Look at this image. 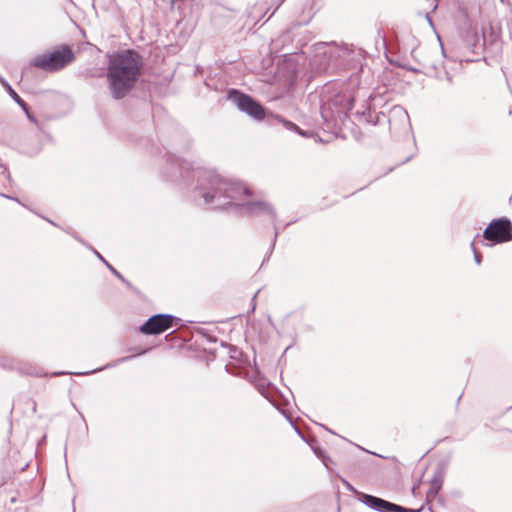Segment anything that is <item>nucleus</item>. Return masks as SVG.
I'll list each match as a JSON object with an SVG mask.
<instances>
[{"label":"nucleus","mask_w":512,"mask_h":512,"mask_svg":"<svg viewBox=\"0 0 512 512\" xmlns=\"http://www.w3.org/2000/svg\"><path fill=\"white\" fill-rule=\"evenodd\" d=\"M172 166H177L180 174L184 177V172L192 169L193 178H197L196 191L204 202L214 209H227L236 207L246 215L267 214L274 221L276 213L272 206L263 201L240 203L244 196L250 194L248 187L242 183L225 178L217 174L214 170L206 168L193 169L191 163L177 157L169 158Z\"/></svg>","instance_id":"nucleus-1"},{"label":"nucleus","mask_w":512,"mask_h":512,"mask_svg":"<svg viewBox=\"0 0 512 512\" xmlns=\"http://www.w3.org/2000/svg\"><path fill=\"white\" fill-rule=\"evenodd\" d=\"M143 61L134 50H124L111 56L108 63L107 78L114 99H122L137 82Z\"/></svg>","instance_id":"nucleus-2"},{"label":"nucleus","mask_w":512,"mask_h":512,"mask_svg":"<svg viewBox=\"0 0 512 512\" xmlns=\"http://www.w3.org/2000/svg\"><path fill=\"white\" fill-rule=\"evenodd\" d=\"M354 97L348 91L325 93L321 98V115L326 122H336L347 116L353 107Z\"/></svg>","instance_id":"nucleus-3"},{"label":"nucleus","mask_w":512,"mask_h":512,"mask_svg":"<svg viewBox=\"0 0 512 512\" xmlns=\"http://www.w3.org/2000/svg\"><path fill=\"white\" fill-rule=\"evenodd\" d=\"M74 60V53L69 46H63L60 50L43 53L36 56L32 65L44 71H58L66 67Z\"/></svg>","instance_id":"nucleus-4"},{"label":"nucleus","mask_w":512,"mask_h":512,"mask_svg":"<svg viewBox=\"0 0 512 512\" xmlns=\"http://www.w3.org/2000/svg\"><path fill=\"white\" fill-rule=\"evenodd\" d=\"M228 99L231 100L240 111L246 113L255 120H263L266 116L265 108L247 94L232 89L229 91Z\"/></svg>","instance_id":"nucleus-5"},{"label":"nucleus","mask_w":512,"mask_h":512,"mask_svg":"<svg viewBox=\"0 0 512 512\" xmlns=\"http://www.w3.org/2000/svg\"><path fill=\"white\" fill-rule=\"evenodd\" d=\"M483 238L491 244L505 243L512 240V222L505 217L493 219L483 231Z\"/></svg>","instance_id":"nucleus-6"},{"label":"nucleus","mask_w":512,"mask_h":512,"mask_svg":"<svg viewBox=\"0 0 512 512\" xmlns=\"http://www.w3.org/2000/svg\"><path fill=\"white\" fill-rule=\"evenodd\" d=\"M358 500L368 508L377 512H421L422 510L421 508L408 509L385 499L365 493H358Z\"/></svg>","instance_id":"nucleus-7"},{"label":"nucleus","mask_w":512,"mask_h":512,"mask_svg":"<svg viewBox=\"0 0 512 512\" xmlns=\"http://www.w3.org/2000/svg\"><path fill=\"white\" fill-rule=\"evenodd\" d=\"M176 320L171 314H156L140 326V331L146 335H158L173 327Z\"/></svg>","instance_id":"nucleus-8"},{"label":"nucleus","mask_w":512,"mask_h":512,"mask_svg":"<svg viewBox=\"0 0 512 512\" xmlns=\"http://www.w3.org/2000/svg\"><path fill=\"white\" fill-rule=\"evenodd\" d=\"M318 49L328 59L329 66H341L350 59L351 51L344 46L333 43H320Z\"/></svg>","instance_id":"nucleus-9"},{"label":"nucleus","mask_w":512,"mask_h":512,"mask_svg":"<svg viewBox=\"0 0 512 512\" xmlns=\"http://www.w3.org/2000/svg\"><path fill=\"white\" fill-rule=\"evenodd\" d=\"M443 484V474L441 471H438L431 480L430 489L428 491V496L437 495L439 490L441 489Z\"/></svg>","instance_id":"nucleus-10"},{"label":"nucleus","mask_w":512,"mask_h":512,"mask_svg":"<svg viewBox=\"0 0 512 512\" xmlns=\"http://www.w3.org/2000/svg\"><path fill=\"white\" fill-rule=\"evenodd\" d=\"M277 120L282 123L283 127L287 130H290V131H294L300 135H304V133L301 131V129L296 125L294 124L293 122L291 121H288V120H285V119H282L280 117H277Z\"/></svg>","instance_id":"nucleus-11"},{"label":"nucleus","mask_w":512,"mask_h":512,"mask_svg":"<svg viewBox=\"0 0 512 512\" xmlns=\"http://www.w3.org/2000/svg\"><path fill=\"white\" fill-rule=\"evenodd\" d=\"M106 266H107V267H108V269H109V270H110V271H111V272H112V273H113L117 278H119V279H120V280H121V281H122V282H123L127 287H129V288H131V289L133 288V287H132V285H131V283H130L127 279H125V278L123 277V275H122V274H120V273H119V272H118V271H117V270H116L112 265H110L109 263H106Z\"/></svg>","instance_id":"nucleus-12"},{"label":"nucleus","mask_w":512,"mask_h":512,"mask_svg":"<svg viewBox=\"0 0 512 512\" xmlns=\"http://www.w3.org/2000/svg\"><path fill=\"white\" fill-rule=\"evenodd\" d=\"M8 93L20 107H24L25 101L15 92L12 87H9Z\"/></svg>","instance_id":"nucleus-13"},{"label":"nucleus","mask_w":512,"mask_h":512,"mask_svg":"<svg viewBox=\"0 0 512 512\" xmlns=\"http://www.w3.org/2000/svg\"><path fill=\"white\" fill-rule=\"evenodd\" d=\"M314 452H315V454H316L319 458H322V459H323V462H324L325 466L327 467L328 465H327L326 459H325V457H324V452H323V450H322V449H320V448H315V449H314Z\"/></svg>","instance_id":"nucleus-14"},{"label":"nucleus","mask_w":512,"mask_h":512,"mask_svg":"<svg viewBox=\"0 0 512 512\" xmlns=\"http://www.w3.org/2000/svg\"><path fill=\"white\" fill-rule=\"evenodd\" d=\"M471 247L473 248L474 259L477 264L481 263V255L475 250L474 242L471 243Z\"/></svg>","instance_id":"nucleus-15"},{"label":"nucleus","mask_w":512,"mask_h":512,"mask_svg":"<svg viewBox=\"0 0 512 512\" xmlns=\"http://www.w3.org/2000/svg\"><path fill=\"white\" fill-rule=\"evenodd\" d=\"M380 117L385 118V114L384 113H380V114L376 115V120H372L371 119V114L369 113V118H367V121L368 122H372L373 124H376L377 122L380 121Z\"/></svg>","instance_id":"nucleus-16"},{"label":"nucleus","mask_w":512,"mask_h":512,"mask_svg":"<svg viewBox=\"0 0 512 512\" xmlns=\"http://www.w3.org/2000/svg\"><path fill=\"white\" fill-rule=\"evenodd\" d=\"M89 249H91V250L94 252V254H95V255H96V256H97V257H98V258H99L103 263H105V264H106V263H108V262L103 258V256H102L98 251L94 250L92 247H89Z\"/></svg>","instance_id":"nucleus-17"},{"label":"nucleus","mask_w":512,"mask_h":512,"mask_svg":"<svg viewBox=\"0 0 512 512\" xmlns=\"http://www.w3.org/2000/svg\"><path fill=\"white\" fill-rule=\"evenodd\" d=\"M274 230H275V232H274V237H273V242H272V248H274V245H275V243H276V239H277V237H278V233H279V231H278V227H277L276 225H275V227H274Z\"/></svg>","instance_id":"nucleus-18"},{"label":"nucleus","mask_w":512,"mask_h":512,"mask_svg":"<svg viewBox=\"0 0 512 512\" xmlns=\"http://www.w3.org/2000/svg\"><path fill=\"white\" fill-rule=\"evenodd\" d=\"M0 82L7 89V91L9 92V87H11L9 85V83L4 78H2V77H0Z\"/></svg>","instance_id":"nucleus-19"},{"label":"nucleus","mask_w":512,"mask_h":512,"mask_svg":"<svg viewBox=\"0 0 512 512\" xmlns=\"http://www.w3.org/2000/svg\"><path fill=\"white\" fill-rule=\"evenodd\" d=\"M27 118L32 122V123H35V124H38V121L37 119L35 118V116L33 114H28Z\"/></svg>","instance_id":"nucleus-20"},{"label":"nucleus","mask_w":512,"mask_h":512,"mask_svg":"<svg viewBox=\"0 0 512 512\" xmlns=\"http://www.w3.org/2000/svg\"><path fill=\"white\" fill-rule=\"evenodd\" d=\"M133 357H134V356H127V357H123V358H121V359L117 360V363H123V362H126V361H128V360L132 359Z\"/></svg>","instance_id":"nucleus-21"},{"label":"nucleus","mask_w":512,"mask_h":512,"mask_svg":"<svg viewBox=\"0 0 512 512\" xmlns=\"http://www.w3.org/2000/svg\"><path fill=\"white\" fill-rule=\"evenodd\" d=\"M23 109V111L25 112L26 116H28V114H30V111H29V107L27 105V103L25 102V105L24 107H21Z\"/></svg>","instance_id":"nucleus-22"},{"label":"nucleus","mask_w":512,"mask_h":512,"mask_svg":"<svg viewBox=\"0 0 512 512\" xmlns=\"http://www.w3.org/2000/svg\"><path fill=\"white\" fill-rule=\"evenodd\" d=\"M63 373L62 372H59V373H53V376H57V375H62Z\"/></svg>","instance_id":"nucleus-23"},{"label":"nucleus","mask_w":512,"mask_h":512,"mask_svg":"<svg viewBox=\"0 0 512 512\" xmlns=\"http://www.w3.org/2000/svg\"><path fill=\"white\" fill-rule=\"evenodd\" d=\"M273 248L271 247L270 252H272ZM271 253H268L267 258H270Z\"/></svg>","instance_id":"nucleus-24"},{"label":"nucleus","mask_w":512,"mask_h":512,"mask_svg":"<svg viewBox=\"0 0 512 512\" xmlns=\"http://www.w3.org/2000/svg\"><path fill=\"white\" fill-rule=\"evenodd\" d=\"M273 248L271 247L270 252H272ZM271 253H268L267 258H270Z\"/></svg>","instance_id":"nucleus-25"},{"label":"nucleus","mask_w":512,"mask_h":512,"mask_svg":"<svg viewBox=\"0 0 512 512\" xmlns=\"http://www.w3.org/2000/svg\"><path fill=\"white\" fill-rule=\"evenodd\" d=\"M258 293H259V291H257L256 294H254V297H252V300H255V297H257Z\"/></svg>","instance_id":"nucleus-26"},{"label":"nucleus","mask_w":512,"mask_h":512,"mask_svg":"<svg viewBox=\"0 0 512 512\" xmlns=\"http://www.w3.org/2000/svg\"><path fill=\"white\" fill-rule=\"evenodd\" d=\"M258 293H259V291H257L256 294H254V297H252V300H255V297H257Z\"/></svg>","instance_id":"nucleus-27"},{"label":"nucleus","mask_w":512,"mask_h":512,"mask_svg":"<svg viewBox=\"0 0 512 512\" xmlns=\"http://www.w3.org/2000/svg\"><path fill=\"white\" fill-rule=\"evenodd\" d=\"M102 369H103V368H100V369H94V370L92 371V373L97 372V371H100V370H102Z\"/></svg>","instance_id":"nucleus-28"},{"label":"nucleus","mask_w":512,"mask_h":512,"mask_svg":"<svg viewBox=\"0 0 512 512\" xmlns=\"http://www.w3.org/2000/svg\"><path fill=\"white\" fill-rule=\"evenodd\" d=\"M394 110H395V111H396V110L401 111L402 109H401L400 107H394Z\"/></svg>","instance_id":"nucleus-29"},{"label":"nucleus","mask_w":512,"mask_h":512,"mask_svg":"<svg viewBox=\"0 0 512 512\" xmlns=\"http://www.w3.org/2000/svg\"><path fill=\"white\" fill-rule=\"evenodd\" d=\"M209 341H211V342H215V341H216V339H215V338H209Z\"/></svg>","instance_id":"nucleus-30"},{"label":"nucleus","mask_w":512,"mask_h":512,"mask_svg":"<svg viewBox=\"0 0 512 512\" xmlns=\"http://www.w3.org/2000/svg\"><path fill=\"white\" fill-rule=\"evenodd\" d=\"M509 115L512 116V108L509 109Z\"/></svg>","instance_id":"nucleus-31"}]
</instances>
